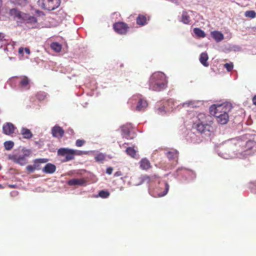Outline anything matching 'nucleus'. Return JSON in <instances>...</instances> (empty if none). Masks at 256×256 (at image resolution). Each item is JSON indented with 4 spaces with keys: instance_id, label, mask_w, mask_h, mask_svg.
<instances>
[{
    "instance_id": "a878e982",
    "label": "nucleus",
    "mask_w": 256,
    "mask_h": 256,
    "mask_svg": "<svg viewBox=\"0 0 256 256\" xmlns=\"http://www.w3.org/2000/svg\"><path fill=\"white\" fill-rule=\"evenodd\" d=\"M190 18L188 13L186 11L182 12V22L184 24H188L190 22Z\"/></svg>"
},
{
    "instance_id": "8fccbe9b",
    "label": "nucleus",
    "mask_w": 256,
    "mask_h": 256,
    "mask_svg": "<svg viewBox=\"0 0 256 256\" xmlns=\"http://www.w3.org/2000/svg\"><path fill=\"white\" fill-rule=\"evenodd\" d=\"M2 5V0H0V8L1 7Z\"/></svg>"
},
{
    "instance_id": "de8ad7c7",
    "label": "nucleus",
    "mask_w": 256,
    "mask_h": 256,
    "mask_svg": "<svg viewBox=\"0 0 256 256\" xmlns=\"http://www.w3.org/2000/svg\"><path fill=\"white\" fill-rule=\"evenodd\" d=\"M4 188V187L0 184V189H2Z\"/></svg>"
},
{
    "instance_id": "ddd939ff",
    "label": "nucleus",
    "mask_w": 256,
    "mask_h": 256,
    "mask_svg": "<svg viewBox=\"0 0 256 256\" xmlns=\"http://www.w3.org/2000/svg\"><path fill=\"white\" fill-rule=\"evenodd\" d=\"M212 38L217 42H220L224 38V34L220 32L214 30L210 33Z\"/></svg>"
},
{
    "instance_id": "c9c22d12",
    "label": "nucleus",
    "mask_w": 256,
    "mask_h": 256,
    "mask_svg": "<svg viewBox=\"0 0 256 256\" xmlns=\"http://www.w3.org/2000/svg\"><path fill=\"white\" fill-rule=\"evenodd\" d=\"M182 106L183 107L191 106V107L194 108V106H194V101H192V100L187 101V102L183 103Z\"/></svg>"
},
{
    "instance_id": "4c0bfd02",
    "label": "nucleus",
    "mask_w": 256,
    "mask_h": 256,
    "mask_svg": "<svg viewBox=\"0 0 256 256\" xmlns=\"http://www.w3.org/2000/svg\"><path fill=\"white\" fill-rule=\"evenodd\" d=\"M85 141L83 140H77L76 142V145L78 147H80L84 145Z\"/></svg>"
},
{
    "instance_id": "4468645a",
    "label": "nucleus",
    "mask_w": 256,
    "mask_h": 256,
    "mask_svg": "<svg viewBox=\"0 0 256 256\" xmlns=\"http://www.w3.org/2000/svg\"><path fill=\"white\" fill-rule=\"evenodd\" d=\"M148 104L146 100L140 98L136 106V110L138 111L144 110L148 106Z\"/></svg>"
},
{
    "instance_id": "0eeeda50",
    "label": "nucleus",
    "mask_w": 256,
    "mask_h": 256,
    "mask_svg": "<svg viewBox=\"0 0 256 256\" xmlns=\"http://www.w3.org/2000/svg\"><path fill=\"white\" fill-rule=\"evenodd\" d=\"M58 155L60 156H64L62 162H66L74 160L72 149L68 148H60L58 150Z\"/></svg>"
},
{
    "instance_id": "f03ea898",
    "label": "nucleus",
    "mask_w": 256,
    "mask_h": 256,
    "mask_svg": "<svg viewBox=\"0 0 256 256\" xmlns=\"http://www.w3.org/2000/svg\"><path fill=\"white\" fill-rule=\"evenodd\" d=\"M167 83L166 76L163 72H154L150 78V89L154 91L160 92L166 88Z\"/></svg>"
},
{
    "instance_id": "f704fd0d",
    "label": "nucleus",
    "mask_w": 256,
    "mask_h": 256,
    "mask_svg": "<svg viewBox=\"0 0 256 256\" xmlns=\"http://www.w3.org/2000/svg\"><path fill=\"white\" fill-rule=\"evenodd\" d=\"M224 68L226 69L228 72H230L234 68V64L232 62L226 63L224 64Z\"/></svg>"
},
{
    "instance_id": "58836bf2",
    "label": "nucleus",
    "mask_w": 256,
    "mask_h": 256,
    "mask_svg": "<svg viewBox=\"0 0 256 256\" xmlns=\"http://www.w3.org/2000/svg\"><path fill=\"white\" fill-rule=\"evenodd\" d=\"M26 170L29 172H33L36 170L34 166L28 165L26 167Z\"/></svg>"
},
{
    "instance_id": "3c124183",
    "label": "nucleus",
    "mask_w": 256,
    "mask_h": 256,
    "mask_svg": "<svg viewBox=\"0 0 256 256\" xmlns=\"http://www.w3.org/2000/svg\"><path fill=\"white\" fill-rule=\"evenodd\" d=\"M2 169V166H1L0 165V170Z\"/></svg>"
},
{
    "instance_id": "a18cd8bd",
    "label": "nucleus",
    "mask_w": 256,
    "mask_h": 256,
    "mask_svg": "<svg viewBox=\"0 0 256 256\" xmlns=\"http://www.w3.org/2000/svg\"><path fill=\"white\" fill-rule=\"evenodd\" d=\"M24 50L26 53L27 54H30V51L28 48H24Z\"/></svg>"
},
{
    "instance_id": "c756f323",
    "label": "nucleus",
    "mask_w": 256,
    "mask_h": 256,
    "mask_svg": "<svg viewBox=\"0 0 256 256\" xmlns=\"http://www.w3.org/2000/svg\"><path fill=\"white\" fill-rule=\"evenodd\" d=\"M14 146V142L12 141H6L4 142V146L6 150H10Z\"/></svg>"
},
{
    "instance_id": "b1692460",
    "label": "nucleus",
    "mask_w": 256,
    "mask_h": 256,
    "mask_svg": "<svg viewBox=\"0 0 256 256\" xmlns=\"http://www.w3.org/2000/svg\"><path fill=\"white\" fill-rule=\"evenodd\" d=\"M50 46L52 50L56 52H59L62 50V45L57 42H52Z\"/></svg>"
},
{
    "instance_id": "1a4fd4ad",
    "label": "nucleus",
    "mask_w": 256,
    "mask_h": 256,
    "mask_svg": "<svg viewBox=\"0 0 256 256\" xmlns=\"http://www.w3.org/2000/svg\"><path fill=\"white\" fill-rule=\"evenodd\" d=\"M10 158L14 162L22 166H24L28 162L25 156H20L15 154L10 156Z\"/></svg>"
},
{
    "instance_id": "a211bd4d",
    "label": "nucleus",
    "mask_w": 256,
    "mask_h": 256,
    "mask_svg": "<svg viewBox=\"0 0 256 256\" xmlns=\"http://www.w3.org/2000/svg\"><path fill=\"white\" fill-rule=\"evenodd\" d=\"M136 24L140 26L146 24L147 18L146 16L143 14H139L136 18Z\"/></svg>"
},
{
    "instance_id": "7ed1b4c3",
    "label": "nucleus",
    "mask_w": 256,
    "mask_h": 256,
    "mask_svg": "<svg viewBox=\"0 0 256 256\" xmlns=\"http://www.w3.org/2000/svg\"><path fill=\"white\" fill-rule=\"evenodd\" d=\"M10 14L16 22L18 26L24 23H36L37 22L36 17L30 16L28 14L22 12L16 8L10 10Z\"/></svg>"
},
{
    "instance_id": "dca6fc26",
    "label": "nucleus",
    "mask_w": 256,
    "mask_h": 256,
    "mask_svg": "<svg viewBox=\"0 0 256 256\" xmlns=\"http://www.w3.org/2000/svg\"><path fill=\"white\" fill-rule=\"evenodd\" d=\"M56 166L55 165L48 163L43 168L42 171L46 174H52L55 172Z\"/></svg>"
},
{
    "instance_id": "393cba45",
    "label": "nucleus",
    "mask_w": 256,
    "mask_h": 256,
    "mask_svg": "<svg viewBox=\"0 0 256 256\" xmlns=\"http://www.w3.org/2000/svg\"><path fill=\"white\" fill-rule=\"evenodd\" d=\"M194 34L198 38H204L206 36L204 32L198 28H194Z\"/></svg>"
},
{
    "instance_id": "7c9ffc66",
    "label": "nucleus",
    "mask_w": 256,
    "mask_h": 256,
    "mask_svg": "<svg viewBox=\"0 0 256 256\" xmlns=\"http://www.w3.org/2000/svg\"><path fill=\"white\" fill-rule=\"evenodd\" d=\"M126 151L128 154L132 158H134L136 156V151L132 147L128 148Z\"/></svg>"
},
{
    "instance_id": "cd10ccee",
    "label": "nucleus",
    "mask_w": 256,
    "mask_h": 256,
    "mask_svg": "<svg viewBox=\"0 0 256 256\" xmlns=\"http://www.w3.org/2000/svg\"><path fill=\"white\" fill-rule=\"evenodd\" d=\"M106 158V154L99 153L94 156L95 160L98 162H102Z\"/></svg>"
},
{
    "instance_id": "bb28decb",
    "label": "nucleus",
    "mask_w": 256,
    "mask_h": 256,
    "mask_svg": "<svg viewBox=\"0 0 256 256\" xmlns=\"http://www.w3.org/2000/svg\"><path fill=\"white\" fill-rule=\"evenodd\" d=\"M122 130L124 135V136H125L126 138H132V137H130V130L126 126H123L122 128Z\"/></svg>"
},
{
    "instance_id": "9d476101",
    "label": "nucleus",
    "mask_w": 256,
    "mask_h": 256,
    "mask_svg": "<svg viewBox=\"0 0 256 256\" xmlns=\"http://www.w3.org/2000/svg\"><path fill=\"white\" fill-rule=\"evenodd\" d=\"M64 133L62 128L58 126H55L52 129V134L55 138H60L64 136Z\"/></svg>"
},
{
    "instance_id": "39448f33",
    "label": "nucleus",
    "mask_w": 256,
    "mask_h": 256,
    "mask_svg": "<svg viewBox=\"0 0 256 256\" xmlns=\"http://www.w3.org/2000/svg\"><path fill=\"white\" fill-rule=\"evenodd\" d=\"M204 122V121L203 120L197 124L196 129L204 136L209 137L213 134L214 128L210 124H206Z\"/></svg>"
},
{
    "instance_id": "2f4dec72",
    "label": "nucleus",
    "mask_w": 256,
    "mask_h": 256,
    "mask_svg": "<svg viewBox=\"0 0 256 256\" xmlns=\"http://www.w3.org/2000/svg\"><path fill=\"white\" fill-rule=\"evenodd\" d=\"M246 17L254 18L256 16V13L254 10H248L244 13Z\"/></svg>"
},
{
    "instance_id": "79ce46f5",
    "label": "nucleus",
    "mask_w": 256,
    "mask_h": 256,
    "mask_svg": "<svg viewBox=\"0 0 256 256\" xmlns=\"http://www.w3.org/2000/svg\"><path fill=\"white\" fill-rule=\"evenodd\" d=\"M24 48H22V47H20L19 48H18V54H19L23 56H24Z\"/></svg>"
},
{
    "instance_id": "f8f14e48",
    "label": "nucleus",
    "mask_w": 256,
    "mask_h": 256,
    "mask_svg": "<svg viewBox=\"0 0 256 256\" xmlns=\"http://www.w3.org/2000/svg\"><path fill=\"white\" fill-rule=\"evenodd\" d=\"M14 125L10 122L4 124L2 126L3 132L6 135H10L14 132Z\"/></svg>"
},
{
    "instance_id": "6ab92c4d",
    "label": "nucleus",
    "mask_w": 256,
    "mask_h": 256,
    "mask_svg": "<svg viewBox=\"0 0 256 256\" xmlns=\"http://www.w3.org/2000/svg\"><path fill=\"white\" fill-rule=\"evenodd\" d=\"M208 58V54L206 52H202L200 56V61L204 66H208V63L207 62Z\"/></svg>"
},
{
    "instance_id": "a19ab883",
    "label": "nucleus",
    "mask_w": 256,
    "mask_h": 256,
    "mask_svg": "<svg viewBox=\"0 0 256 256\" xmlns=\"http://www.w3.org/2000/svg\"><path fill=\"white\" fill-rule=\"evenodd\" d=\"M113 168L112 167H109L106 168V172L108 174H112Z\"/></svg>"
},
{
    "instance_id": "ea45409f",
    "label": "nucleus",
    "mask_w": 256,
    "mask_h": 256,
    "mask_svg": "<svg viewBox=\"0 0 256 256\" xmlns=\"http://www.w3.org/2000/svg\"><path fill=\"white\" fill-rule=\"evenodd\" d=\"M166 102L172 108L173 106L174 105V100L170 99L167 100Z\"/></svg>"
},
{
    "instance_id": "72a5a7b5",
    "label": "nucleus",
    "mask_w": 256,
    "mask_h": 256,
    "mask_svg": "<svg viewBox=\"0 0 256 256\" xmlns=\"http://www.w3.org/2000/svg\"><path fill=\"white\" fill-rule=\"evenodd\" d=\"M110 194L106 190H100L98 193V196L102 198H105L109 196Z\"/></svg>"
},
{
    "instance_id": "423d86ee",
    "label": "nucleus",
    "mask_w": 256,
    "mask_h": 256,
    "mask_svg": "<svg viewBox=\"0 0 256 256\" xmlns=\"http://www.w3.org/2000/svg\"><path fill=\"white\" fill-rule=\"evenodd\" d=\"M256 152V142L254 140H248L246 144L244 150H242L241 154L244 156H249Z\"/></svg>"
},
{
    "instance_id": "f257e3e1",
    "label": "nucleus",
    "mask_w": 256,
    "mask_h": 256,
    "mask_svg": "<svg viewBox=\"0 0 256 256\" xmlns=\"http://www.w3.org/2000/svg\"><path fill=\"white\" fill-rule=\"evenodd\" d=\"M231 108V105L228 103H224L219 105L214 104L210 106V112L211 114L216 118L219 124H225L228 122V112Z\"/></svg>"
},
{
    "instance_id": "37998d69",
    "label": "nucleus",
    "mask_w": 256,
    "mask_h": 256,
    "mask_svg": "<svg viewBox=\"0 0 256 256\" xmlns=\"http://www.w3.org/2000/svg\"><path fill=\"white\" fill-rule=\"evenodd\" d=\"M122 175V174L121 171H118L114 173V176H115V177L120 176Z\"/></svg>"
},
{
    "instance_id": "6e6552de",
    "label": "nucleus",
    "mask_w": 256,
    "mask_h": 256,
    "mask_svg": "<svg viewBox=\"0 0 256 256\" xmlns=\"http://www.w3.org/2000/svg\"><path fill=\"white\" fill-rule=\"evenodd\" d=\"M113 28L118 34L124 35L127 33L129 27L126 23L124 22H117L114 24Z\"/></svg>"
},
{
    "instance_id": "9b49d317",
    "label": "nucleus",
    "mask_w": 256,
    "mask_h": 256,
    "mask_svg": "<svg viewBox=\"0 0 256 256\" xmlns=\"http://www.w3.org/2000/svg\"><path fill=\"white\" fill-rule=\"evenodd\" d=\"M86 181L84 178H73L69 180L68 182V184L69 186H85L86 184Z\"/></svg>"
},
{
    "instance_id": "412c9836",
    "label": "nucleus",
    "mask_w": 256,
    "mask_h": 256,
    "mask_svg": "<svg viewBox=\"0 0 256 256\" xmlns=\"http://www.w3.org/2000/svg\"><path fill=\"white\" fill-rule=\"evenodd\" d=\"M48 162V160L46 158H38L36 159L34 162V166L36 170H39L40 169V164L42 163H46Z\"/></svg>"
},
{
    "instance_id": "4be33fe9",
    "label": "nucleus",
    "mask_w": 256,
    "mask_h": 256,
    "mask_svg": "<svg viewBox=\"0 0 256 256\" xmlns=\"http://www.w3.org/2000/svg\"><path fill=\"white\" fill-rule=\"evenodd\" d=\"M140 166L142 170H147L150 167V161L146 159H142L140 162Z\"/></svg>"
},
{
    "instance_id": "5701e85b",
    "label": "nucleus",
    "mask_w": 256,
    "mask_h": 256,
    "mask_svg": "<svg viewBox=\"0 0 256 256\" xmlns=\"http://www.w3.org/2000/svg\"><path fill=\"white\" fill-rule=\"evenodd\" d=\"M161 186L164 187V190L162 192L158 193L157 195L159 197L165 196L168 193L169 190V186L166 182H162Z\"/></svg>"
},
{
    "instance_id": "2eb2a0df",
    "label": "nucleus",
    "mask_w": 256,
    "mask_h": 256,
    "mask_svg": "<svg viewBox=\"0 0 256 256\" xmlns=\"http://www.w3.org/2000/svg\"><path fill=\"white\" fill-rule=\"evenodd\" d=\"M20 78L21 80L20 82V86L21 87L25 88L26 90H28L30 88V80L29 78L26 76H22Z\"/></svg>"
},
{
    "instance_id": "49530a36",
    "label": "nucleus",
    "mask_w": 256,
    "mask_h": 256,
    "mask_svg": "<svg viewBox=\"0 0 256 256\" xmlns=\"http://www.w3.org/2000/svg\"><path fill=\"white\" fill-rule=\"evenodd\" d=\"M252 102L256 106V96H254V98H252Z\"/></svg>"
},
{
    "instance_id": "c03bdc74",
    "label": "nucleus",
    "mask_w": 256,
    "mask_h": 256,
    "mask_svg": "<svg viewBox=\"0 0 256 256\" xmlns=\"http://www.w3.org/2000/svg\"><path fill=\"white\" fill-rule=\"evenodd\" d=\"M198 118L199 120H200V119L206 118V116L204 114H198Z\"/></svg>"
},
{
    "instance_id": "aec40b11",
    "label": "nucleus",
    "mask_w": 256,
    "mask_h": 256,
    "mask_svg": "<svg viewBox=\"0 0 256 256\" xmlns=\"http://www.w3.org/2000/svg\"><path fill=\"white\" fill-rule=\"evenodd\" d=\"M166 156L169 160L178 159V152L176 150H172L166 153Z\"/></svg>"
},
{
    "instance_id": "c85d7f7f",
    "label": "nucleus",
    "mask_w": 256,
    "mask_h": 256,
    "mask_svg": "<svg viewBox=\"0 0 256 256\" xmlns=\"http://www.w3.org/2000/svg\"><path fill=\"white\" fill-rule=\"evenodd\" d=\"M11 2L20 6H25L28 3V0H10Z\"/></svg>"
},
{
    "instance_id": "20e7f679",
    "label": "nucleus",
    "mask_w": 256,
    "mask_h": 256,
    "mask_svg": "<svg viewBox=\"0 0 256 256\" xmlns=\"http://www.w3.org/2000/svg\"><path fill=\"white\" fill-rule=\"evenodd\" d=\"M38 4L44 10H52L60 6V0H38Z\"/></svg>"
},
{
    "instance_id": "09e8293b",
    "label": "nucleus",
    "mask_w": 256,
    "mask_h": 256,
    "mask_svg": "<svg viewBox=\"0 0 256 256\" xmlns=\"http://www.w3.org/2000/svg\"><path fill=\"white\" fill-rule=\"evenodd\" d=\"M10 187L12 188H14V185H10Z\"/></svg>"
},
{
    "instance_id": "f3484780",
    "label": "nucleus",
    "mask_w": 256,
    "mask_h": 256,
    "mask_svg": "<svg viewBox=\"0 0 256 256\" xmlns=\"http://www.w3.org/2000/svg\"><path fill=\"white\" fill-rule=\"evenodd\" d=\"M20 133L22 135L23 138L26 139H30L33 136L32 132L29 129L27 128H22L20 131Z\"/></svg>"
},
{
    "instance_id": "e433bc0d",
    "label": "nucleus",
    "mask_w": 256,
    "mask_h": 256,
    "mask_svg": "<svg viewBox=\"0 0 256 256\" xmlns=\"http://www.w3.org/2000/svg\"><path fill=\"white\" fill-rule=\"evenodd\" d=\"M73 156L74 159V158L75 156H82L86 154L84 152L79 150H72Z\"/></svg>"
},
{
    "instance_id": "473e14b6",
    "label": "nucleus",
    "mask_w": 256,
    "mask_h": 256,
    "mask_svg": "<svg viewBox=\"0 0 256 256\" xmlns=\"http://www.w3.org/2000/svg\"><path fill=\"white\" fill-rule=\"evenodd\" d=\"M8 44L6 39L5 38V34L2 32H0V44L6 46Z\"/></svg>"
}]
</instances>
